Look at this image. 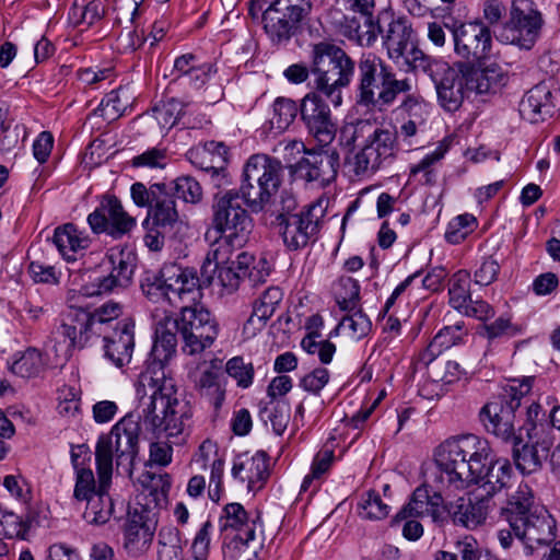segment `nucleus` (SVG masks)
Listing matches in <instances>:
<instances>
[{"instance_id": "69168bd1", "label": "nucleus", "mask_w": 560, "mask_h": 560, "mask_svg": "<svg viewBox=\"0 0 560 560\" xmlns=\"http://www.w3.org/2000/svg\"><path fill=\"white\" fill-rule=\"evenodd\" d=\"M226 373L236 381L240 387L247 388L253 383V364L245 363L241 357H234L228 361Z\"/></svg>"}, {"instance_id": "412c9836", "label": "nucleus", "mask_w": 560, "mask_h": 560, "mask_svg": "<svg viewBox=\"0 0 560 560\" xmlns=\"http://www.w3.org/2000/svg\"><path fill=\"white\" fill-rule=\"evenodd\" d=\"M164 285L167 292L166 304L174 307L195 303L201 296L200 279L192 268H183L176 264L164 265Z\"/></svg>"}, {"instance_id": "49530a36", "label": "nucleus", "mask_w": 560, "mask_h": 560, "mask_svg": "<svg viewBox=\"0 0 560 560\" xmlns=\"http://www.w3.org/2000/svg\"><path fill=\"white\" fill-rule=\"evenodd\" d=\"M477 226V219L472 214H459L448 222L444 237L450 244H459L465 241Z\"/></svg>"}, {"instance_id": "423d86ee", "label": "nucleus", "mask_w": 560, "mask_h": 560, "mask_svg": "<svg viewBox=\"0 0 560 560\" xmlns=\"http://www.w3.org/2000/svg\"><path fill=\"white\" fill-rule=\"evenodd\" d=\"M353 62L355 101L362 107L387 109L400 94L411 90L410 81L398 79L393 67L374 52H364Z\"/></svg>"}, {"instance_id": "f03ea898", "label": "nucleus", "mask_w": 560, "mask_h": 560, "mask_svg": "<svg viewBox=\"0 0 560 560\" xmlns=\"http://www.w3.org/2000/svg\"><path fill=\"white\" fill-rule=\"evenodd\" d=\"M487 440L475 434L453 436L441 443L434 453L442 487L464 489L480 485V494L492 498L511 487L513 469L506 458L493 459Z\"/></svg>"}, {"instance_id": "4468645a", "label": "nucleus", "mask_w": 560, "mask_h": 560, "mask_svg": "<svg viewBox=\"0 0 560 560\" xmlns=\"http://www.w3.org/2000/svg\"><path fill=\"white\" fill-rule=\"evenodd\" d=\"M324 215L320 202L311 203L299 213H279L276 226L285 248L298 252L315 243Z\"/></svg>"}, {"instance_id": "79ce46f5", "label": "nucleus", "mask_w": 560, "mask_h": 560, "mask_svg": "<svg viewBox=\"0 0 560 560\" xmlns=\"http://www.w3.org/2000/svg\"><path fill=\"white\" fill-rule=\"evenodd\" d=\"M346 332L351 339L360 340L372 329V322L365 313L358 306L352 314L346 315L337 325L335 332L338 330Z\"/></svg>"}, {"instance_id": "774afa93", "label": "nucleus", "mask_w": 560, "mask_h": 560, "mask_svg": "<svg viewBox=\"0 0 560 560\" xmlns=\"http://www.w3.org/2000/svg\"><path fill=\"white\" fill-rule=\"evenodd\" d=\"M165 184H152L147 187L143 183L137 182L131 185L130 194L136 206L150 209L154 199L164 188Z\"/></svg>"}, {"instance_id": "2f4dec72", "label": "nucleus", "mask_w": 560, "mask_h": 560, "mask_svg": "<svg viewBox=\"0 0 560 560\" xmlns=\"http://www.w3.org/2000/svg\"><path fill=\"white\" fill-rule=\"evenodd\" d=\"M178 220L179 213L176 208V200L165 185L148 210L144 222L151 221L152 225L156 228L171 230Z\"/></svg>"}, {"instance_id": "6ab92c4d", "label": "nucleus", "mask_w": 560, "mask_h": 560, "mask_svg": "<svg viewBox=\"0 0 560 560\" xmlns=\"http://www.w3.org/2000/svg\"><path fill=\"white\" fill-rule=\"evenodd\" d=\"M310 9L283 1H271L264 10V30L273 45L283 46L295 35L303 15Z\"/></svg>"}, {"instance_id": "338daca9", "label": "nucleus", "mask_w": 560, "mask_h": 560, "mask_svg": "<svg viewBox=\"0 0 560 560\" xmlns=\"http://www.w3.org/2000/svg\"><path fill=\"white\" fill-rule=\"evenodd\" d=\"M140 22L131 25H125L121 27V31L118 35V47L124 52H133L138 48H140L144 42L145 37L143 35V31L139 32Z\"/></svg>"}, {"instance_id": "a878e982", "label": "nucleus", "mask_w": 560, "mask_h": 560, "mask_svg": "<svg viewBox=\"0 0 560 560\" xmlns=\"http://www.w3.org/2000/svg\"><path fill=\"white\" fill-rule=\"evenodd\" d=\"M155 523L148 515L135 510L128 514L124 527V548L133 558L143 556L151 547Z\"/></svg>"}, {"instance_id": "4be33fe9", "label": "nucleus", "mask_w": 560, "mask_h": 560, "mask_svg": "<svg viewBox=\"0 0 560 560\" xmlns=\"http://www.w3.org/2000/svg\"><path fill=\"white\" fill-rule=\"evenodd\" d=\"M320 145L318 150L305 151L295 166L299 175L307 182H316L319 186L329 185L337 176L339 154L335 149Z\"/></svg>"}, {"instance_id": "39448f33", "label": "nucleus", "mask_w": 560, "mask_h": 560, "mask_svg": "<svg viewBox=\"0 0 560 560\" xmlns=\"http://www.w3.org/2000/svg\"><path fill=\"white\" fill-rule=\"evenodd\" d=\"M499 515L511 526L527 553H532L539 546L551 544L556 538L553 517L546 509L534 504V495L528 485H520L508 497Z\"/></svg>"}, {"instance_id": "cd10ccee", "label": "nucleus", "mask_w": 560, "mask_h": 560, "mask_svg": "<svg viewBox=\"0 0 560 560\" xmlns=\"http://www.w3.org/2000/svg\"><path fill=\"white\" fill-rule=\"evenodd\" d=\"M492 506L487 495L475 493L472 499L458 498L446 506V517L450 516L455 525L474 529L487 520Z\"/></svg>"}, {"instance_id": "de8ad7c7", "label": "nucleus", "mask_w": 560, "mask_h": 560, "mask_svg": "<svg viewBox=\"0 0 560 560\" xmlns=\"http://www.w3.org/2000/svg\"><path fill=\"white\" fill-rule=\"evenodd\" d=\"M342 4L345 10H331L338 20L354 24V14H359L360 19H365V22L374 19L375 0H342Z\"/></svg>"}, {"instance_id": "ea45409f", "label": "nucleus", "mask_w": 560, "mask_h": 560, "mask_svg": "<svg viewBox=\"0 0 560 560\" xmlns=\"http://www.w3.org/2000/svg\"><path fill=\"white\" fill-rule=\"evenodd\" d=\"M357 511L362 518L380 521L388 516L390 506L383 501L377 491L369 490L361 495Z\"/></svg>"}, {"instance_id": "2eb2a0df", "label": "nucleus", "mask_w": 560, "mask_h": 560, "mask_svg": "<svg viewBox=\"0 0 560 560\" xmlns=\"http://www.w3.org/2000/svg\"><path fill=\"white\" fill-rule=\"evenodd\" d=\"M444 25L451 32L455 54L466 60L460 65L480 62L489 56L492 37L490 28L481 21L462 22L453 16H444Z\"/></svg>"}, {"instance_id": "473e14b6", "label": "nucleus", "mask_w": 560, "mask_h": 560, "mask_svg": "<svg viewBox=\"0 0 560 560\" xmlns=\"http://www.w3.org/2000/svg\"><path fill=\"white\" fill-rule=\"evenodd\" d=\"M52 242L67 260H75L77 254L86 249L90 245L89 236L84 235L72 223L56 228Z\"/></svg>"}, {"instance_id": "c756f323", "label": "nucleus", "mask_w": 560, "mask_h": 560, "mask_svg": "<svg viewBox=\"0 0 560 560\" xmlns=\"http://www.w3.org/2000/svg\"><path fill=\"white\" fill-rule=\"evenodd\" d=\"M533 444H513V459L516 468L523 475H530L542 467V462L547 458L553 444V438L546 435L544 439H533Z\"/></svg>"}, {"instance_id": "37998d69", "label": "nucleus", "mask_w": 560, "mask_h": 560, "mask_svg": "<svg viewBox=\"0 0 560 560\" xmlns=\"http://www.w3.org/2000/svg\"><path fill=\"white\" fill-rule=\"evenodd\" d=\"M220 528L222 532L232 529L245 535L247 528H255V526L254 523L249 524L248 514L244 506L234 502L224 506L223 514L220 517Z\"/></svg>"}, {"instance_id": "6e6552de", "label": "nucleus", "mask_w": 560, "mask_h": 560, "mask_svg": "<svg viewBox=\"0 0 560 560\" xmlns=\"http://www.w3.org/2000/svg\"><path fill=\"white\" fill-rule=\"evenodd\" d=\"M140 425L132 415L124 417L108 434L98 438L95 447L97 475L106 483L112 479L113 458L117 467L130 472L139 451Z\"/></svg>"}, {"instance_id": "8fccbe9b", "label": "nucleus", "mask_w": 560, "mask_h": 560, "mask_svg": "<svg viewBox=\"0 0 560 560\" xmlns=\"http://www.w3.org/2000/svg\"><path fill=\"white\" fill-rule=\"evenodd\" d=\"M425 374L428 380L433 383L452 384L462 377L464 371L456 361L441 359L434 362Z\"/></svg>"}, {"instance_id": "5701e85b", "label": "nucleus", "mask_w": 560, "mask_h": 560, "mask_svg": "<svg viewBox=\"0 0 560 560\" xmlns=\"http://www.w3.org/2000/svg\"><path fill=\"white\" fill-rule=\"evenodd\" d=\"M231 247H223L220 243L211 246L207 253L201 268V281L206 285H210L218 273V282L226 293L236 291L240 287L243 276L236 270L234 264H229V252Z\"/></svg>"}, {"instance_id": "13d9d810", "label": "nucleus", "mask_w": 560, "mask_h": 560, "mask_svg": "<svg viewBox=\"0 0 560 560\" xmlns=\"http://www.w3.org/2000/svg\"><path fill=\"white\" fill-rule=\"evenodd\" d=\"M469 273L466 271H458L455 273L452 287L448 290L450 302L453 307L464 310L472 298L468 290Z\"/></svg>"}, {"instance_id": "3c124183", "label": "nucleus", "mask_w": 560, "mask_h": 560, "mask_svg": "<svg viewBox=\"0 0 560 560\" xmlns=\"http://www.w3.org/2000/svg\"><path fill=\"white\" fill-rule=\"evenodd\" d=\"M159 560H183V548L179 545L177 529H162L159 534Z\"/></svg>"}, {"instance_id": "7ed1b4c3", "label": "nucleus", "mask_w": 560, "mask_h": 560, "mask_svg": "<svg viewBox=\"0 0 560 560\" xmlns=\"http://www.w3.org/2000/svg\"><path fill=\"white\" fill-rule=\"evenodd\" d=\"M386 26L381 25L383 46L388 59L395 63L402 60L415 72H422L434 83L438 101L448 108H454L459 102V83L457 74L451 65L443 59L425 55L418 46L416 34L407 18L389 15Z\"/></svg>"}, {"instance_id": "09e8293b", "label": "nucleus", "mask_w": 560, "mask_h": 560, "mask_svg": "<svg viewBox=\"0 0 560 560\" xmlns=\"http://www.w3.org/2000/svg\"><path fill=\"white\" fill-rule=\"evenodd\" d=\"M185 107L186 105L177 98L160 102L153 108L154 118L162 128L170 129L185 114Z\"/></svg>"}, {"instance_id": "6e6d98bb", "label": "nucleus", "mask_w": 560, "mask_h": 560, "mask_svg": "<svg viewBox=\"0 0 560 560\" xmlns=\"http://www.w3.org/2000/svg\"><path fill=\"white\" fill-rule=\"evenodd\" d=\"M468 334L464 320H459L454 325H448L439 330V332L432 339L433 346L443 352L453 346L463 342L464 337Z\"/></svg>"}, {"instance_id": "603ef678", "label": "nucleus", "mask_w": 560, "mask_h": 560, "mask_svg": "<svg viewBox=\"0 0 560 560\" xmlns=\"http://www.w3.org/2000/svg\"><path fill=\"white\" fill-rule=\"evenodd\" d=\"M320 334L312 331L307 334L301 341V347L304 351L310 354H318L319 361L323 364L331 362L332 357L336 352V346L328 340H317Z\"/></svg>"}, {"instance_id": "dca6fc26", "label": "nucleus", "mask_w": 560, "mask_h": 560, "mask_svg": "<svg viewBox=\"0 0 560 560\" xmlns=\"http://www.w3.org/2000/svg\"><path fill=\"white\" fill-rule=\"evenodd\" d=\"M542 24V15L533 0H513L499 38L506 44L529 49L537 40Z\"/></svg>"}, {"instance_id": "f257e3e1", "label": "nucleus", "mask_w": 560, "mask_h": 560, "mask_svg": "<svg viewBox=\"0 0 560 560\" xmlns=\"http://www.w3.org/2000/svg\"><path fill=\"white\" fill-rule=\"evenodd\" d=\"M315 91L300 104V116L307 133L320 145H329L337 133V122L326 97L335 107L342 103L341 90L354 77V62L338 45L322 40L311 49Z\"/></svg>"}, {"instance_id": "ddd939ff", "label": "nucleus", "mask_w": 560, "mask_h": 560, "mask_svg": "<svg viewBox=\"0 0 560 560\" xmlns=\"http://www.w3.org/2000/svg\"><path fill=\"white\" fill-rule=\"evenodd\" d=\"M168 323L176 328L183 341V351L189 355L210 348L219 334L218 324L210 312L197 305L180 306L179 315Z\"/></svg>"}, {"instance_id": "a211bd4d", "label": "nucleus", "mask_w": 560, "mask_h": 560, "mask_svg": "<svg viewBox=\"0 0 560 560\" xmlns=\"http://www.w3.org/2000/svg\"><path fill=\"white\" fill-rule=\"evenodd\" d=\"M68 302L69 306L61 315L60 325L52 331L56 343L65 345L66 355L73 349L84 348L93 337H96L90 324L89 310L72 303V298L68 299Z\"/></svg>"}, {"instance_id": "052dcab7", "label": "nucleus", "mask_w": 560, "mask_h": 560, "mask_svg": "<svg viewBox=\"0 0 560 560\" xmlns=\"http://www.w3.org/2000/svg\"><path fill=\"white\" fill-rule=\"evenodd\" d=\"M174 198L177 197L185 202L197 203L202 198L200 184L191 176H180L174 180Z\"/></svg>"}, {"instance_id": "f704fd0d", "label": "nucleus", "mask_w": 560, "mask_h": 560, "mask_svg": "<svg viewBox=\"0 0 560 560\" xmlns=\"http://www.w3.org/2000/svg\"><path fill=\"white\" fill-rule=\"evenodd\" d=\"M300 106L287 97H277L272 104L271 117L262 125V130L267 135L278 136L284 132L294 121Z\"/></svg>"}, {"instance_id": "f3484780", "label": "nucleus", "mask_w": 560, "mask_h": 560, "mask_svg": "<svg viewBox=\"0 0 560 560\" xmlns=\"http://www.w3.org/2000/svg\"><path fill=\"white\" fill-rule=\"evenodd\" d=\"M456 72V83H459V102L454 108H448L441 101L439 104L447 112L457 110L465 98V92L475 91L478 94L494 93L508 82L506 71L495 61L488 57L480 62L460 65V68L451 66Z\"/></svg>"}, {"instance_id": "0e129e2a", "label": "nucleus", "mask_w": 560, "mask_h": 560, "mask_svg": "<svg viewBox=\"0 0 560 560\" xmlns=\"http://www.w3.org/2000/svg\"><path fill=\"white\" fill-rule=\"evenodd\" d=\"M97 493L94 474L90 468L77 469L73 497L78 501H85Z\"/></svg>"}, {"instance_id": "c85d7f7f", "label": "nucleus", "mask_w": 560, "mask_h": 560, "mask_svg": "<svg viewBox=\"0 0 560 560\" xmlns=\"http://www.w3.org/2000/svg\"><path fill=\"white\" fill-rule=\"evenodd\" d=\"M328 19L336 32L362 47L373 46L381 31V18L377 22L370 19L365 24V19H360L359 14H354L355 23L352 24L341 19L338 20L335 12L329 11Z\"/></svg>"}, {"instance_id": "b1692460", "label": "nucleus", "mask_w": 560, "mask_h": 560, "mask_svg": "<svg viewBox=\"0 0 560 560\" xmlns=\"http://www.w3.org/2000/svg\"><path fill=\"white\" fill-rule=\"evenodd\" d=\"M104 355L115 366L121 368L131 361L135 347V323L124 318L115 323L112 330L102 334Z\"/></svg>"}, {"instance_id": "e433bc0d", "label": "nucleus", "mask_w": 560, "mask_h": 560, "mask_svg": "<svg viewBox=\"0 0 560 560\" xmlns=\"http://www.w3.org/2000/svg\"><path fill=\"white\" fill-rule=\"evenodd\" d=\"M8 364L14 375L23 378L37 376L44 369L42 353L35 348L15 353Z\"/></svg>"}, {"instance_id": "7c9ffc66", "label": "nucleus", "mask_w": 560, "mask_h": 560, "mask_svg": "<svg viewBox=\"0 0 560 560\" xmlns=\"http://www.w3.org/2000/svg\"><path fill=\"white\" fill-rule=\"evenodd\" d=\"M553 109L552 93L546 84L532 88L521 102V113L535 122L551 117Z\"/></svg>"}, {"instance_id": "a18cd8bd", "label": "nucleus", "mask_w": 560, "mask_h": 560, "mask_svg": "<svg viewBox=\"0 0 560 560\" xmlns=\"http://www.w3.org/2000/svg\"><path fill=\"white\" fill-rule=\"evenodd\" d=\"M140 288L144 296L153 303H166L167 292L164 285V266L158 271H145Z\"/></svg>"}, {"instance_id": "e2e57ef3", "label": "nucleus", "mask_w": 560, "mask_h": 560, "mask_svg": "<svg viewBox=\"0 0 560 560\" xmlns=\"http://www.w3.org/2000/svg\"><path fill=\"white\" fill-rule=\"evenodd\" d=\"M167 149L154 147L132 158L133 167L164 168L167 164Z\"/></svg>"}, {"instance_id": "0eeeda50", "label": "nucleus", "mask_w": 560, "mask_h": 560, "mask_svg": "<svg viewBox=\"0 0 560 560\" xmlns=\"http://www.w3.org/2000/svg\"><path fill=\"white\" fill-rule=\"evenodd\" d=\"M359 138L364 145L354 155L353 172L357 176L370 178L376 172L389 167L398 153L397 132L390 128L377 127L368 119L342 128L340 142L351 147Z\"/></svg>"}, {"instance_id": "680f3d73", "label": "nucleus", "mask_w": 560, "mask_h": 560, "mask_svg": "<svg viewBox=\"0 0 560 560\" xmlns=\"http://www.w3.org/2000/svg\"><path fill=\"white\" fill-rule=\"evenodd\" d=\"M255 528H247L245 535L236 534L234 538L223 546V559L244 560L248 544L255 539Z\"/></svg>"}, {"instance_id": "aec40b11", "label": "nucleus", "mask_w": 560, "mask_h": 560, "mask_svg": "<svg viewBox=\"0 0 560 560\" xmlns=\"http://www.w3.org/2000/svg\"><path fill=\"white\" fill-rule=\"evenodd\" d=\"M88 222L94 233H107L114 238L121 237L136 224L135 219L124 210L121 202L114 196L105 197L89 214Z\"/></svg>"}, {"instance_id": "20e7f679", "label": "nucleus", "mask_w": 560, "mask_h": 560, "mask_svg": "<svg viewBox=\"0 0 560 560\" xmlns=\"http://www.w3.org/2000/svg\"><path fill=\"white\" fill-rule=\"evenodd\" d=\"M137 410L144 429L156 439L178 438L190 425L192 407L173 378L141 372L136 384Z\"/></svg>"}, {"instance_id": "9d476101", "label": "nucleus", "mask_w": 560, "mask_h": 560, "mask_svg": "<svg viewBox=\"0 0 560 560\" xmlns=\"http://www.w3.org/2000/svg\"><path fill=\"white\" fill-rule=\"evenodd\" d=\"M211 225L218 235L211 246L215 247L220 243L223 247L241 249L247 243L253 220L236 189L215 196Z\"/></svg>"}, {"instance_id": "c03bdc74", "label": "nucleus", "mask_w": 560, "mask_h": 560, "mask_svg": "<svg viewBox=\"0 0 560 560\" xmlns=\"http://www.w3.org/2000/svg\"><path fill=\"white\" fill-rule=\"evenodd\" d=\"M197 384L201 394L210 400L215 409H219L225 398V389L220 383L219 372L212 369L203 371Z\"/></svg>"}, {"instance_id": "4d7b16f0", "label": "nucleus", "mask_w": 560, "mask_h": 560, "mask_svg": "<svg viewBox=\"0 0 560 560\" xmlns=\"http://www.w3.org/2000/svg\"><path fill=\"white\" fill-rule=\"evenodd\" d=\"M546 413L537 402H532L526 410V421L530 425L527 429L529 439H544L547 434H551L552 429L545 421Z\"/></svg>"}, {"instance_id": "c9c22d12", "label": "nucleus", "mask_w": 560, "mask_h": 560, "mask_svg": "<svg viewBox=\"0 0 560 560\" xmlns=\"http://www.w3.org/2000/svg\"><path fill=\"white\" fill-rule=\"evenodd\" d=\"M112 479L106 483L98 476L97 493L88 500L86 509L83 513V518L90 524H105L114 512V504L112 498L108 495V488Z\"/></svg>"}, {"instance_id": "4c0bfd02", "label": "nucleus", "mask_w": 560, "mask_h": 560, "mask_svg": "<svg viewBox=\"0 0 560 560\" xmlns=\"http://www.w3.org/2000/svg\"><path fill=\"white\" fill-rule=\"evenodd\" d=\"M135 101V93L129 86H119L110 91L102 100L98 110L101 116L109 119L120 117Z\"/></svg>"}, {"instance_id": "58836bf2", "label": "nucleus", "mask_w": 560, "mask_h": 560, "mask_svg": "<svg viewBox=\"0 0 560 560\" xmlns=\"http://www.w3.org/2000/svg\"><path fill=\"white\" fill-rule=\"evenodd\" d=\"M124 306L115 301H107L93 312L89 311L91 317L90 324L96 337L103 332L112 330L115 326L113 322H119L122 315Z\"/></svg>"}, {"instance_id": "72a5a7b5", "label": "nucleus", "mask_w": 560, "mask_h": 560, "mask_svg": "<svg viewBox=\"0 0 560 560\" xmlns=\"http://www.w3.org/2000/svg\"><path fill=\"white\" fill-rule=\"evenodd\" d=\"M283 292L279 287L267 288L255 302L253 313L244 324V331L261 329L273 315L277 306L282 301Z\"/></svg>"}, {"instance_id": "f8f14e48", "label": "nucleus", "mask_w": 560, "mask_h": 560, "mask_svg": "<svg viewBox=\"0 0 560 560\" xmlns=\"http://www.w3.org/2000/svg\"><path fill=\"white\" fill-rule=\"evenodd\" d=\"M137 260V255L132 249L120 246L112 247L101 262L102 273L83 284L80 295L96 296L129 287L133 279Z\"/></svg>"}, {"instance_id": "1a4fd4ad", "label": "nucleus", "mask_w": 560, "mask_h": 560, "mask_svg": "<svg viewBox=\"0 0 560 560\" xmlns=\"http://www.w3.org/2000/svg\"><path fill=\"white\" fill-rule=\"evenodd\" d=\"M282 175L283 166L279 160L266 154H254L243 167L236 191L252 212H261L278 192Z\"/></svg>"}, {"instance_id": "9b49d317", "label": "nucleus", "mask_w": 560, "mask_h": 560, "mask_svg": "<svg viewBox=\"0 0 560 560\" xmlns=\"http://www.w3.org/2000/svg\"><path fill=\"white\" fill-rule=\"evenodd\" d=\"M534 377H525L518 385H510L492 397L479 411V419L488 433L505 443L520 444L522 439L515 431V412L523 397L533 387Z\"/></svg>"}, {"instance_id": "393cba45", "label": "nucleus", "mask_w": 560, "mask_h": 560, "mask_svg": "<svg viewBox=\"0 0 560 560\" xmlns=\"http://www.w3.org/2000/svg\"><path fill=\"white\" fill-rule=\"evenodd\" d=\"M431 516L433 522L442 523L446 518V505L439 492L430 491L427 486L418 487L408 503L395 515L393 522L398 523L409 517Z\"/></svg>"}, {"instance_id": "a19ab883", "label": "nucleus", "mask_w": 560, "mask_h": 560, "mask_svg": "<svg viewBox=\"0 0 560 560\" xmlns=\"http://www.w3.org/2000/svg\"><path fill=\"white\" fill-rule=\"evenodd\" d=\"M336 302L341 311L353 312L359 306L360 284L351 277L339 278L336 284Z\"/></svg>"}, {"instance_id": "bb28decb", "label": "nucleus", "mask_w": 560, "mask_h": 560, "mask_svg": "<svg viewBox=\"0 0 560 560\" xmlns=\"http://www.w3.org/2000/svg\"><path fill=\"white\" fill-rule=\"evenodd\" d=\"M172 317H164L155 325V338L150 352L151 362L144 372L153 376H162L164 365L176 353L177 335L175 327H172Z\"/></svg>"}, {"instance_id": "864d4df0", "label": "nucleus", "mask_w": 560, "mask_h": 560, "mask_svg": "<svg viewBox=\"0 0 560 560\" xmlns=\"http://www.w3.org/2000/svg\"><path fill=\"white\" fill-rule=\"evenodd\" d=\"M521 329L511 322L510 317L500 316L490 324H483L480 335L491 343L495 339L512 338L517 336Z\"/></svg>"}, {"instance_id": "bf43d9fd", "label": "nucleus", "mask_w": 560, "mask_h": 560, "mask_svg": "<svg viewBox=\"0 0 560 560\" xmlns=\"http://www.w3.org/2000/svg\"><path fill=\"white\" fill-rule=\"evenodd\" d=\"M114 25H133L140 20L139 3L135 0H115L113 4Z\"/></svg>"}, {"instance_id": "5fc2aeb1", "label": "nucleus", "mask_w": 560, "mask_h": 560, "mask_svg": "<svg viewBox=\"0 0 560 560\" xmlns=\"http://www.w3.org/2000/svg\"><path fill=\"white\" fill-rule=\"evenodd\" d=\"M246 474L249 489L256 483L264 482L268 477V456L264 451H257L250 458L245 460Z\"/></svg>"}]
</instances>
